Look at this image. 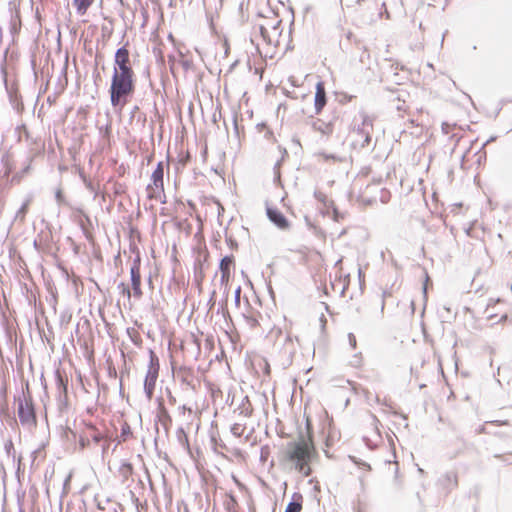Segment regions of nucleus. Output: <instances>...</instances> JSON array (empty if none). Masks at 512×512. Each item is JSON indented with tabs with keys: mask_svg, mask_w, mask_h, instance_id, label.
Returning a JSON list of instances; mask_svg holds the SVG:
<instances>
[{
	"mask_svg": "<svg viewBox=\"0 0 512 512\" xmlns=\"http://www.w3.org/2000/svg\"><path fill=\"white\" fill-rule=\"evenodd\" d=\"M18 417L22 425L31 427L35 425L36 418L31 399L24 397L18 402Z\"/></svg>",
	"mask_w": 512,
	"mask_h": 512,
	"instance_id": "nucleus-7",
	"label": "nucleus"
},
{
	"mask_svg": "<svg viewBox=\"0 0 512 512\" xmlns=\"http://www.w3.org/2000/svg\"><path fill=\"white\" fill-rule=\"evenodd\" d=\"M29 204H30V200L29 199L26 200L22 204V206L19 208V210L15 214V218H14L15 221H20V222L24 221L25 215H26V213L28 211Z\"/></svg>",
	"mask_w": 512,
	"mask_h": 512,
	"instance_id": "nucleus-16",
	"label": "nucleus"
},
{
	"mask_svg": "<svg viewBox=\"0 0 512 512\" xmlns=\"http://www.w3.org/2000/svg\"><path fill=\"white\" fill-rule=\"evenodd\" d=\"M282 21L277 17L265 18L263 23L259 24V34L251 38V43L260 56L272 58L275 54V49L280 43L282 36Z\"/></svg>",
	"mask_w": 512,
	"mask_h": 512,
	"instance_id": "nucleus-1",
	"label": "nucleus"
},
{
	"mask_svg": "<svg viewBox=\"0 0 512 512\" xmlns=\"http://www.w3.org/2000/svg\"><path fill=\"white\" fill-rule=\"evenodd\" d=\"M238 410L239 414L243 415L244 417H250L252 415L253 408L247 396L243 398L240 406L238 407Z\"/></svg>",
	"mask_w": 512,
	"mask_h": 512,
	"instance_id": "nucleus-15",
	"label": "nucleus"
},
{
	"mask_svg": "<svg viewBox=\"0 0 512 512\" xmlns=\"http://www.w3.org/2000/svg\"><path fill=\"white\" fill-rule=\"evenodd\" d=\"M451 129H452V125H450L449 123H443L442 124V131H443V133L448 134Z\"/></svg>",
	"mask_w": 512,
	"mask_h": 512,
	"instance_id": "nucleus-25",
	"label": "nucleus"
},
{
	"mask_svg": "<svg viewBox=\"0 0 512 512\" xmlns=\"http://www.w3.org/2000/svg\"><path fill=\"white\" fill-rule=\"evenodd\" d=\"M341 262H342V260H341V259H340V260H338V261L336 262V265H339Z\"/></svg>",
	"mask_w": 512,
	"mask_h": 512,
	"instance_id": "nucleus-34",
	"label": "nucleus"
},
{
	"mask_svg": "<svg viewBox=\"0 0 512 512\" xmlns=\"http://www.w3.org/2000/svg\"><path fill=\"white\" fill-rule=\"evenodd\" d=\"M95 0H73V5L76 7L77 14L83 16L86 14L88 8L94 3Z\"/></svg>",
	"mask_w": 512,
	"mask_h": 512,
	"instance_id": "nucleus-14",
	"label": "nucleus"
},
{
	"mask_svg": "<svg viewBox=\"0 0 512 512\" xmlns=\"http://www.w3.org/2000/svg\"><path fill=\"white\" fill-rule=\"evenodd\" d=\"M313 452L314 447L310 437L308 439L301 437L298 441L287 444L285 454L287 459L294 464L295 469L307 477L311 473L309 462Z\"/></svg>",
	"mask_w": 512,
	"mask_h": 512,
	"instance_id": "nucleus-2",
	"label": "nucleus"
},
{
	"mask_svg": "<svg viewBox=\"0 0 512 512\" xmlns=\"http://www.w3.org/2000/svg\"><path fill=\"white\" fill-rule=\"evenodd\" d=\"M326 105V92L323 82H318L316 84V93H315V111L316 113L321 112L323 107Z\"/></svg>",
	"mask_w": 512,
	"mask_h": 512,
	"instance_id": "nucleus-11",
	"label": "nucleus"
},
{
	"mask_svg": "<svg viewBox=\"0 0 512 512\" xmlns=\"http://www.w3.org/2000/svg\"><path fill=\"white\" fill-rule=\"evenodd\" d=\"M301 509L302 505L300 502L292 501L287 505L285 512H300Z\"/></svg>",
	"mask_w": 512,
	"mask_h": 512,
	"instance_id": "nucleus-17",
	"label": "nucleus"
},
{
	"mask_svg": "<svg viewBox=\"0 0 512 512\" xmlns=\"http://www.w3.org/2000/svg\"><path fill=\"white\" fill-rule=\"evenodd\" d=\"M132 471V467H131V464L127 463V462H124L121 467H120V472L123 476H128V474H130Z\"/></svg>",
	"mask_w": 512,
	"mask_h": 512,
	"instance_id": "nucleus-21",
	"label": "nucleus"
},
{
	"mask_svg": "<svg viewBox=\"0 0 512 512\" xmlns=\"http://www.w3.org/2000/svg\"><path fill=\"white\" fill-rule=\"evenodd\" d=\"M360 363H361V358L358 355H355L354 360L352 361V364L354 366H358V365H360Z\"/></svg>",
	"mask_w": 512,
	"mask_h": 512,
	"instance_id": "nucleus-29",
	"label": "nucleus"
},
{
	"mask_svg": "<svg viewBox=\"0 0 512 512\" xmlns=\"http://www.w3.org/2000/svg\"><path fill=\"white\" fill-rule=\"evenodd\" d=\"M205 3H209L210 5L214 4V9L218 10L222 7L223 0H204Z\"/></svg>",
	"mask_w": 512,
	"mask_h": 512,
	"instance_id": "nucleus-23",
	"label": "nucleus"
},
{
	"mask_svg": "<svg viewBox=\"0 0 512 512\" xmlns=\"http://www.w3.org/2000/svg\"><path fill=\"white\" fill-rule=\"evenodd\" d=\"M11 171H12L11 166H8V164H6L5 174H6V175H8V174H10V173H11Z\"/></svg>",
	"mask_w": 512,
	"mask_h": 512,
	"instance_id": "nucleus-33",
	"label": "nucleus"
},
{
	"mask_svg": "<svg viewBox=\"0 0 512 512\" xmlns=\"http://www.w3.org/2000/svg\"><path fill=\"white\" fill-rule=\"evenodd\" d=\"M233 264V257L226 256L220 262L221 280L222 282L228 281L230 277V268Z\"/></svg>",
	"mask_w": 512,
	"mask_h": 512,
	"instance_id": "nucleus-12",
	"label": "nucleus"
},
{
	"mask_svg": "<svg viewBox=\"0 0 512 512\" xmlns=\"http://www.w3.org/2000/svg\"><path fill=\"white\" fill-rule=\"evenodd\" d=\"M340 218H342V216H340V214L337 212V210H336V209H334V210H333V219H334L335 221H339V220H340Z\"/></svg>",
	"mask_w": 512,
	"mask_h": 512,
	"instance_id": "nucleus-31",
	"label": "nucleus"
},
{
	"mask_svg": "<svg viewBox=\"0 0 512 512\" xmlns=\"http://www.w3.org/2000/svg\"><path fill=\"white\" fill-rule=\"evenodd\" d=\"M164 163L159 162L151 175V183L147 186V196L149 199L160 200L164 193L163 186Z\"/></svg>",
	"mask_w": 512,
	"mask_h": 512,
	"instance_id": "nucleus-5",
	"label": "nucleus"
},
{
	"mask_svg": "<svg viewBox=\"0 0 512 512\" xmlns=\"http://www.w3.org/2000/svg\"><path fill=\"white\" fill-rule=\"evenodd\" d=\"M131 284L135 297L140 298L142 296L141 290V274H140V258L137 257L130 269Z\"/></svg>",
	"mask_w": 512,
	"mask_h": 512,
	"instance_id": "nucleus-9",
	"label": "nucleus"
},
{
	"mask_svg": "<svg viewBox=\"0 0 512 512\" xmlns=\"http://www.w3.org/2000/svg\"><path fill=\"white\" fill-rule=\"evenodd\" d=\"M266 213L269 220L274 223L279 229L287 230L290 227L289 221L277 209L267 206Z\"/></svg>",
	"mask_w": 512,
	"mask_h": 512,
	"instance_id": "nucleus-10",
	"label": "nucleus"
},
{
	"mask_svg": "<svg viewBox=\"0 0 512 512\" xmlns=\"http://www.w3.org/2000/svg\"><path fill=\"white\" fill-rule=\"evenodd\" d=\"M159 372V360L153 351H150V363L148 366V370L146 373L145 381H144V390L148 397L151 399L153 396L155 383L158 378Z\"/></svg>",
	"mask_w": 512,
	"mask_h": 512,
	"instance_id": "nucleus-6",
	"label": "nucleus"
},
{
	"mask_svg": "<svg viewBox=\"0 0 512 512\" xmlns=\"http://www.w3.org/2000/svg\"><path fill=\"white\" fill-rule=\"evenodd\" d=\"M321 156H322L325 160H328V159H335V156H334V155L321 154Z\"/></svg>",
	"mask_w": 512,
	"mask_h": 512,
	"instance_id": "nucleus-32",
	"label": "nucleus"
},
{
	"mask_svg": "<svg viewBox=\"0 0 512 512\" xmlns=\"http://www.w3.org/2000/svg\"><path fill=\"white\" fill-rule=\"evenodd\" d=\"M30 164H28L21 172L16 173L13 175L11 182L19 183L22 179V177L29 171Z\"/></svg>",
	"mask_w": 512,
	"mask_h": 512,
	"instance_id": "nucleus-19",
	"label": "nucleus"
},
{
	"mask_svg": "<svg viewBox=\"0 0 512 512\" xmlns=\"http://www.w3.org/2000/svg\"><path fill=\"white\" fill-rule=\"evenodd\" d=\"M380 200H381L383 203L388 202V200H389V192H387V191L382 192V195H381Z\"/></svg>",
	"mask_w": 512,
	"mask_h": 512,
	"instance_id": "nucleus-27",
	"label": "nucleus"
},
{
	"mask_svg": "<svg viewBox=\"0 0 512 512\" xmlns=\"http://www.w3.org/2000/svg\"><path fill=\"white\" fill-rule=\"evenodd\" d=\"M314 196L317 200L324 202L325 195L320 191H315Z\"/></svg>",
	"mask_w": 512,
	"mask_h": 512,
	"instance_id": "nucleus-26",
	"label": "nucleus"
},
{
	"mask_svg": "<svg viewBox=\"0 0 512 512\" xmlns=\"http://www.w3.org/2000/svg\"><path fill=\"white\" fill-rule=\"evenodd\" d=\"M373 131V118L364 111L358 112L351 124V135L354 143L361 147L369 145Z\"/></svg>",
	"mask_w": 512,
	"mask_h": 512,
	"instance_id": "nucleus-4",
	"label": "nucleus"
},
{
	"mask_svg": "<svg viewBox=\"0 0 512 512\" xmlns=\"http://www.w3.org/2000/svg\"><path fill=\"white\" fill-rule=\"evenodd\" d=\"M348 341H349L351 348L355 349L357 341H356V337L353 333L348 334Z\"/></svg>",
	"mask_w": 512,
	"mask_h": 512,
	"instance_id": "nucleus-24",
	"label": "nucleus"
},
{
	"mask_svg": "<svg viewBox=\"0 0 512 512\" xmlns=\"http://www.w3.org/2000/svg\"><path fill=\"white\" fill-rule=\"evenodd\" d=\"M350 459H351V460H352V461H353L357 466H359L360 468H366V469H368V470H370V469H371V466H370L368 463L363 462V461H361V460L357 459L356 457L350 456Z\"/></svg>",
	"mask_w": 512,
	"mask_h": 512,
	"instance_id": "nucleus-22",
	"label": "nucleus"
},
{
	"mask_svg": "<svg viewBox=\"0 0 512 512\" xmlns=\"http://www.w3.org/2000/svg\"><path fill=\"white\" fill-rule=\"evenodd\" d=\"M122 288V292L127 295L128 298L131 296V292L128 287H126L123 283L120 285Z\"/></svg>",
	"mask_w": 512,
	"mask_h": 512,
	"instance_id": "nucleus-28",
	"label": "nucleus"
},
{
	"mask_svg": "<svg viewBox=\"0 0 512 512\" xmlns=\"http://www.w3.org/2000/svg\"><path fill=\"white\" fill-rule=\"evenodd\" d=\"M114 62L113 72L134 73L130 62L129 51L125 47H121L116 51Z\"/></svg>",
	"mask_w": 512,
	"mask_h": 512,
	"instance_id": "nucleus-8",
	"label": "nucleus"
},
{
	"mask_svg": "<svg viewBox=\"0 0 512 512\" xmlns=\"http://www.w3.org/2000/svg\"><path fill=\"white\" fill-rule=\"evenodd\" d=\"M243 432H244V427L241 424L235 423L231 427V433L236 437H240L243 434Z\"/></svg>",
	"mask_w": 512,
	"mask_h": 512,
	"instance_id": "nucleus-20",
	"label": "nucleus"
},
{
	"mask_svg": "<svg viewBox=\"0 0 512 512\" xmlns=\"http://www.w3.org/2000/svg\"><path fill=\"white\" fill-rule=\"evenodd\" d=\"M445 479L447 480L449 487L453 488L457 485V475L455 473H447L445 475Z\"/></svg>",
	"mask_w": 512,
	"mask_h": 512,
	"instance_id": "nucleus-18",
	"label": "nucleus"
},
{
	"mask_svg": "<svg viewBox=\"0 0 512 512\" xmlns=\"http://www.w3.org/2000/svg\"><path fill=\"white\" fill-rule=\"evenodd\" d=\"M134 73L113 72L110 86V100L119 110L127 104V98L134 92Z\"/></svg>",
	"mask_w": 512,
	"mask_h": 512,
	"instance_id": "nucleus-3",
	"label": "nucleus"
},
{
	"mask_svg": "<svg viewBox=\"0 0 512 512\" xmlns=\"http://www.w3.org/2000/svg\"><path fill=\"white\" fill-rule=\"evenodd\" d=\"M312 128L314 131L322 134L329 135L332 133V126L330 123H326L320 119H316L312 123Z\"/></svg>",
	"mask_w": 512,
	"mask_h": 512,
	"instance_id": "nucleus-13",
	"label": "nucleus"
},
{
	"mask_svg": "<svg viewBox=\"0 0 512 512\" xmlns=\"http://www.w3.org/2000/svg\"><path fill=\"white\" fill-rule=\"evenodd\" d=\"M240 293H241V288L238 287L235 291V301L238 303L240 301Z\"/></svg>",
	"mask_w": 512,
	"mask_h": 512,
	"instance_id": "nucleus-30",
	"label": "nucleus"
}]
</instances>
